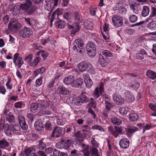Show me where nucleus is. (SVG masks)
I'll return each instance as SVG.
<instances>
[{
    "mask_svg": "<svg viewBox=\"0 0 156 156\" xmlns=\"http://www.w3.org/2000/svg\"><path fill=\"white\" fill-rule=\"evenodd\" d=\"M102 53L106 58L112 57V53L107 50H104L102 51Z\"/></svg>",
    "mask_w": 156,
    "mask_h": 156,
    "instance_id": "obj_39",
    "label": "nucleus"
},
{
    "mask_svg": "<svg viewBox=\"0 0 156 156\" xmlns=\"http://www.w3.org/2000/svg\"><path fill=\"white\" fill-rule=\"evenodd\" d=\"M125 100L128 102H131L133 101L134 98L132 93L128 90H125L124 93Z\"/></svg>",
    "mask_w": 156,
    "mask_h": 156,
    "instance_id": "obj_16",
    "label": "nucleus"
},
{
    "mask_svg": "<svg viewBox=\"0 0 156 156\" xmlns=\"http://www.w3.org/2000/svg\"><path fill=\"white\" fill-rule=\"evenodd\" d=\"M10 16L9 15H6L4 16L2 21H3L5 25H6L9 21Z\"/></svg>",
    "mask_w": 156,
    "mask_h": 156,
    "instance_id": "obj_55",
    "label": "nucleus"
},
{
    "mask_svg": "<svg viewBox=\"0 0 156 156\" xmlns=\"http://www.w3.org/2000/svg\"><path fill=\"white\" fill-rule=\"evenodd\" d=\"M138 128L134 126H129L128 127L126 131L127 133L131 134L136 131Z\"/></svg>",
    "mask_w": 156,
    "mask_h": 156,
    "instance_id": "obj_41",
    "label": "nucleus"
},
{
    "mask_svg": "<svg viewBox=\"0 0 156 156\" xmlns=\"http://www.w3.org/2000/svg\"><path fill=\"white\" fill-rule=\"evenodd\" d=\"M20 26V24L16 20L12 19L8 25V28L12 32H15Z\"/></svg>",
    "mask_w": 156,
    "mask_h": 156,
    "instance_id": "obj_4",
    "label": "nucleus"
},
{
    "mask_svg": "<svg viewBox=\"0 0 156 156\" xmlns=\"http://www.w3.org/2000/svg\"><path fill=\"white\" fill-rule=\"evenodd\" d=\"M14 106L16 108H21L24 106L23 105L21 102L15 103Z\"/></svg>",
    "mask_w": 156,
    "mask_h": 156,
    "instance_id": "obj_61",
    "label": "nucleus"
},
{
    "mask_svg": "<svg viewBox=\"0 0 156 156\" xmlns=\"http://www.w3.org/2000/svg\"><path fill=\"white\" fill-rule=\"evenodd\" d=\"M33 58V55L30 54L27 56L24 59V60L28 62L29 64V62H30Z\"/></svg>",
    "mask_w": 156,
    "mask_h": 156,
    "instance_id": "obj_58",
    "label": "nucleus"
},
{
    "mask_svg": "<svg viewBox=\"0 0 156 156\" xmlns=\"http://www.w3.org/2000/svg\"><path fill=\"white\" fill-rule=\"evenodd\" d=\"M62 129L61 127L55 126L54 129L50 136L52 138L59 137L62 134Z\"/></svg>",
    "mask_w": 156,
    "mask_h": 156,
    "instance_id": "obj_11",
    "label": "nucleus"
},
{
    "mask_svg": "<svg viewBox=\"0 0 156 156\" xmlns=\"http://www.w3.org/2000/svg\"><path fill=\"white\" fill-rule=\"evenodd\" d=\"M138 118V116L137 114L133 113L130 114L129 119L132 122L136 121Z\"/></svg>",
    "mask_w": 156,
    "mask_h": 156,
    "instance_id": "obj_35",
    "label": "nucleus"
},
{
    "mask_svg": "<svg viewBox=\"0 0 156 156\" xmlns=\"http://www.w3.org/2000/svg\"><path fill=\"white\" fill-rule=\"evenodd\" d=\"M114 129L112 126L108 127V129L111 134L115 137H116L119 135V134L123 133L122 127L121 126H114Z\"/></svg>",
    "mask_w": 156,
    "mask_h": 156,
    "instance_id": "obj_6",
    "label": "nucleus"
},
{
    "mask_svg": "<svg viewBox=\"0 0 156 156\" xmlns=\"http://www.w3.org/2000/svg\"><path fill=\"white\" fill-rule=\"evenodd\" d=\"M65 70L64 71L66 72L71 73L73 72H75V69L71 67H66V66H65L64 67Z\"/></svg>",
    "mask_w": 156,
    "mask_h": 156,
    "instance_id": "obj_50",
    "label": "nucleus"
},
{
    "mask_svg": "<svg viewBox=\"0 0 156 156\" xmlns=\"http://www.w3.org/2000/svg\"><path fill=\"white\" fill-rule=\"evenodd\" d=\"M49 105V103L45 101H44L38 104L37 103H32L30 104V110L33 112L35 113L37 111L38 107L43 109L48 107Z\"/></svg>",
    "mask_w": 156,
    "mask_h": 156,
    "instance_id": "obj_2",
    "label": "nucleus"
},
{
    "mask_svg": "<svg viewBox=\"0 0 156 156\" xmlns=\"http://www.w3.org/2000/svg\"><path fill=\"white\" fill-rule=\"evenodd\" d=\"M62 141L64 142V147L66 149H68L71 145L74 143L73 140L71 139L62 140Z\"/></svg>",
    "mask_w": 156,
    "mask_h": 156,
    "instance_id": "obj_27",
    "label": "nucleus"
},
{
    "mask_svg": "<svg viewBox=\"0 0 156 156\" xmlns=\"http://www.w3.org/2000/svg\"><path fill=\"white\" fill-rule=\"evenodd\" d=\"M88 99L84 95H81L79 97H75L73 98V103L77 105H81L83 103H87L88 101Z\"/></svg>",
    "mask_w": 156,
    "mask_h": 156,
    "instance_id": "obj_5",
    "label": "nucleus"
},
{
    "mask_svg": "<svg viewBox=\"0 0 156 156\" xmlns=\"http://www.w3.org/2000/svg\"><path fill=\"white\" fill-rule=\"evenodd\" d=\"M119 145L122 148L126 149L129 146V141L126 138H122L119 141Z\"/></svg>",
    "mask_w": 156,
    "mask_h": 156,
    "instance_id": "obj_14",
    "label": "nucleus"
},
{
    "mask_svg": "<svg viewBox=\"0 0 156 156\" xmlns=\"http://www.w3.org/2000/svg\"><path fill=\"white\" fill-rule=\"evenodd\" d=\"M148 27L151 30H156V21H152L147 25Z\"/></svg>",
    "mask_w": 156,
    "mask_h": 156,
    "instance_id": "obj_37",
    "label": "nucleus"
},
{
    "mask_svg": "<svg viewBox=\"0 0 156 156\" xmlns=\"http://www.w3.org/2000/svg\"><path fill=\"white\" fill-rule=\"evenodd\" d=\"M37 154V155L39 156H47V154L45 151L44 152L42 150H38Z\"/></svg>",
    "mask_w": 156,
    "mask_h": 156,
    "instance_id": "obj_63",
    "label": "nucleus"
},
{
    "mask_svg": "<svg viewBox=\"0 0 156 156\" xmlns=\"http://www.w3.org/2000/svg\"><path fill=\"white\" fill-rule=\"evenodd\" d=\"M35 150L33 148L25 149L21 153L20 156H31L35 153Z\"/></svg>",
    "mask_w": 156,
    "mask_h": 156,
    "instance_id": "obj_13",
    "label": "nucleus"
},
{
    "mask_svg": "<svg viewBox=\"0 0 156 156\" xmlns=\"http://www.w3.org/2000/svg\"><path fill=\"white\" fill-rule=\"evenodd\" d=\"M32 30L29 28L24 27L20 32V36L22 38L29 37L32 34Z\"/></svg>",
    "mask_w": 156,
    "mask_h": 156,
    "instance_id": "obj_7",
    "label": "nucleus"
},
{
    "mask_svg": "<svg viewBox=\"0 0 156 156\" xmlns=\"http://www.w3.org/2000/svg\"><path fill=\"white\" fill-rule=\"evenodd\" d=\"M10 127L11 130L13 131H18L20 129V127L17 125H11Z\"/></svg>",
    "mask_w": 156,
    "mask_h": 156,
    "instance_id": "obj_48",
    "label": "nucleus"
},
{
    "mask_svg": "<svg viewBox=\"0 0 156 156\" xmlns=\"http://www.w3.org/2000/svg\"><path fill=\"white\" fill-rule=\"evenodd\" d=\"M137 18V16L135 15H130L129 17V20L131 23H134L136 21Z\"/></svg>",
    "mask_w": 156,
    "mask_h": 156,
    "instance_id": "obj_42",
    "label": "nucleus"
},
{
    "mask_svg": "<svg viewBox=\"0 0 156 156\" xmlns=\"http://www.w3.org/2000/svg\"><path fill=\"white\" fill-rule=\"evenodd\" d=\"M19 54L16 53L14 55L13 62L16 66L17 65L18 68H20L23 64L24 62L21 57H19Z\"/></svg>",
    "mask_w": 156,
    "mask_h": 156,
    "instance_id": "obj_9",
    "label": "nucleus"
},
{
    "mask_svg": "<svg viewBox=\"0 0 156 156\" xmlns=\"http://www.w3.org/2000/svg\"><path fill=\"white\" fill-rule=\"evenodd\" d=\"M45 9L48 11H50V12H52L55 6H54V5L53 6L51 5V4H52V1L51 0H45Z\"/></svg>",
    "mask_w": 156,
    "mask_h": 156,
    "instance_id": "obj_15",
    "label": "nucleus"
},
{
    "mask_svg": "<svg viewBox=\"0 0 156 156\" xmlns=\"http://www.w3.org/2000/svg\"><path fill=\"white\" fill-rule=\"evenodd\" d=\"M105 108L108 110H111V108H112L114 105H112L111 103L109 102L108 101L105 100Z\"/></svg>",
    "mask_w": 156,
    "mask_h": 156,
    "instance_id": "obj_44",
    "label": "nucleus"
},
{
    "mask_svg": "<svg viewBox=\"0 0 156 156\" xmlns=\"http://www.w3.org/2000/svg\"><path fill=\"white\" fill-rule=\"evenodd\" d=\"M74 136L80 142H82L86 136L85 134L81 133L80 131H77L74 134Z\"/></svg>",
    "mask_w": 156,
    "mask_h": 156,
    "instance_id": "obj_17",
    "label": "nucleus"
},
{
    "mask_svg": "<svg viewBox=\"0 0 156 156\" xmlns=\"http://www.w3.org/2000/svg\"><path fill=\"white\" fill-rule=\"evenodd\" d=\"M152 17H154V19H156V8L154 7L152 8L151 13L149 17L146 20V22H148L149 20Z\"/></svg>",
    "mask_w": 156,
    "mask_h": 156,
    "instance_id": "obj_31",
    "label": "nucleus"
},
{
    "mask_svg": "<svg viewBox=\"0 0 156 156\" xmlns=\"http://www.w3.org/2000/svg\"><path fill=\"white\" fill-rule=\"evenodd\" d=\"M79 70L81 72H83L86 70L88 67H92V65L89 63L85 61H83L78 65Z\"/></svg>",
    "mask_w": 156,
    "mask_h": 156,
    "instance_id": "obj_12",
    "label": "nucleus"
},
{
    "mask_svg": "<svg viewBox=\"0 0 156 156\" xmlns=\"http://www.w3.org/2000/svg\"><path fill=\"white\" fill-rule=\"evenodd\" d=\"M91 151V156H92L94 155V156H100L99 154V152L98 150L95 148H93Z\"/></svg>",
    "mask_w": 156,
    "mask_h": 156,
    "instance_id": "obj_46",
    "label": "nucleus"
},
{
    "mask_svg": "<svg viewBox=\"0 0 156 156\" xmlns=\"http://www.w3.org/2000/svg\"><path fill=\"white\" fill-rule=\"evenodd\" d=\"M112 20L114 25L116 27H121L123 24L122 18L120 16H114Z\"/></svg>",
    "mask_w": 156,
    "mask_h": 156,
    "instance_id": "obj_10",
    "label": "nucleus"
},
{
    "mask_svg": "<svg viewBox=\"0 0 156 156\" xmlns=\"http://www.w3.org/2000/svg\"><path fill=\"white\" fill-rule=\"evenodd\" d=\"M57 90L59 94L64 95H67L69 93L68 90L62 86H59Z\"/></svg>",
    "mask_w": 156,
    "mask_h": 156,
    "instance_id": "obj_19",
    "label": "nucleus"
},
{
    "mask_svg": "<svg viewBox=\"0 0 156 156\" xmlns=\"http://www.w3.org/2000/svg\"><path fill=\"white\" fill-rule=\"evenodd\" d=\"M73 49H76L77 48H79L84 47L83 41L80 39L76 40L73 43Z\"/></svg>",
    "mask_w": 156,
    "mask_h": 156,
    "instance_id": "obj_20",
    "label": "nucleus"
},
{
    "mask_svg": "<svg viewBox=\"0 0 156 156\" xmlns=\"http://www.w3.org/2000/svg\"><path fill=\"white\" fill-rule=\"evenodd\" d=\"M75 26L73 27L72 30H71V34H74L77 32L79 29V26L77 23H75Z\"/></svg>",
    "mask_w": 156,
    "mask_h": 156,
    "instance_id": "obj_43",
    "label": "nucleus"
},
{
    "mask_svg": "<svg viewBox=\"0 0 156 156\" xmlns=\"http://www.w3.org/2000/svg\"><path fill=\"white\" fill-rule=\"evenodd\" d=\"M149 107L152 111H156V105L150 103L149 105Z\"/></svg>",
    "mask_w": 156,
    "mask_h": 156,
    "instance_id": "obj_64",
    "label": "nucleus"
},
{
    "mask_svg": "<svg viewBox=\"0 0 156 156\" xmlns=\"http://www.w3.org/2000/svg\"><path fill=\"white\" fill-rule=\"evenodd\" d=\"M84 82L86 84V87L88 88L91 87L93 84V82L91 79L88 80H87L86 81H85Z\"/></svg>",
    "mask_w": 156,
    "mask_h": 156,
    "instance_id": "obj_54",
    "label": "nucleus"
},
{
    "mask_svg": "<svg viewBox=\"0 0 156 156\" xmlns=\"http://www.w3.org/2000/svg\"><path fill=\"white\" fill-rule=\"evenodd\" d=\"M146 75L151 80H154L156 78V73L150 70L147 71Z\"/></svg>",
    "mask_w": 156,
    "mask_h": 156,
    "instance_id": "obj_29",
    "label": "nucleus"
},
{
    "mask_svg": "<svg viewBox=\"0 0 156 156\" xmlns=\"http://www.w3.org/2000/svg\"><path fill=\"white\" fill-rule=\"evenodd\" d=\"M92 129H98L101 132H104V129L101 126L98 125H95L92 126Z\"/></svg>",
    "mask_w": 156,
    "mask_h": 156,
    "instance_id": "obj_49",
    "label": "nucleus"
},
{
    "mask_svg": "<svg viewBox=\"0 0 156 156\" xmlns=\"http://www.w3.org/2000/svg\"><path fill=\"white\" fill-rule=\"evenodd\" d=\"M74 16L76 21L78 22L80 20V16L77 12H75L74 13Z\"/></svg>",
    "mask_w": 156,
    "mask_h": 156,
    "instance_id": "obj_56",
    "label": "nucleus"
},
{
    "mask_svg": "<svg viewBox=\"0 0 156 156\" xmlns=\"http://www.w3.org/2000/svg\"><path fill=\"white\" fill-rule=\"evenodd\" d=\"M140 83L137 80H135L132 82L131 87L133 88H137L140 87Z\"/></svg>",
    "mask_w": 156,
    "mask_h": 156,
    "instance_id": "obj_47",
    "label": "nucleus"
},
{
    "mask_svg": "<svg viewBox=\"0 0 156 156\" xmlns=\"http://www.w3.org/2000/svg\"><path fill=\"white\" fill-rule=\"evenodd\" d=\"M111 122L117 126L119 125L121 123V121L116 117H113L111 119Z\"/></svg>",
    "mask_w": 156,
    "mask_h": 156,
    "instance_id": "obj_32",
    "label": "nucleus"
},
{
    "mask_svg": "<svg viewBox=\"0 0 156 156\" xmlns=\"http://www.w3.org/2000/svg\"><path fill=\"white\" fill-rule=\"evenodd\" d=\"M113 100L118 105H121L124 102V100L120 96H114Z\"/></svg>",
    "mask_w": 156,
    "mask_h": 156,
    "instance_id": "obj_26",
    "label": "nucleus"
},
{
    "mask_svg": "<svg viewBox=\"0 0 156 156\" xmlns=\"http://www.w3.org/2000/svg\"><path fill=\"white\" fill-rule=\"evenodd\" d=\"M149 8L147 6H144L142 12V16L146 17L149 14Z\"/></svg>",
    "mask_w": 156,
    "mask_h": 156,
    "instance_id": "obj_30",
    "label": "nucleus"
},
{
    "mask_svg": "<svg viewBox=\"0 0 156 156\" xmlns=\"http://www.w3.org/2000/svg\"><path fill=\"white\" fill-rule=\"evenodd\" d=\"M61 13L62 12L61 10L59 8L57 9L52 13L51 16V19H54L56 14L58 16L61 14Z\"/></svg>",
    "mask_w": 156,
    "mask_h": 156,
    "instance_id": "obj_45",
    "label": "nucleus"
},
{
    "mask_svg": "<svg viewBox=\"0 0 156 156\" xmlns=\"http://www.w3.org/2000/svg\"><path fill=\"white\" fill-rule=\"evenodd\" d=\"M32 2L30 0H26L23 4H21L20 6H15L12 11V14L15 16L18 15L20 12L21 9L28 15H30L35 11L33 7L32 6Z\"/></svg>",
    "mask_w": 156,
    "mask_h": 156,
    "instance_id": "obj_1",
    "label": "nucleus"
},
{
    "mask_svg": "<svg viewBox=\"0 0 156 156\" xmlns=\"http://www.w3.org/2000/svg\"><path fill=\"white\" fill-rule=\"evenodd\" d=\"M53 151V148L51 147L45 148V151L46 154H49L52 153Z\"/></svg>",
    "mask_w": 156,
    "mask_h": 156,
    "instance_id": "obj_62",
    "label": "nucleus"
},
{
    "mask_svg": "<svg viewBox=\"0 0 156 156\" xmlns=\"http://www.w3.org/2000/svg\"><path fill=\"white\" fill-rule=\"evenodd\" d=\"M73 50L76 51L77 53L80 54H83L84 51V49L83 48V47L77 48L76 49H73Z\"/></svg>",
    "mask_w": 156,
    "mask_h": 156,
    "instance_id": "obj_60",
    "label": "nucleus"
},
{
    "mask_svg": "<svg viewBox=\"0 0 156 156\" xmlns=\"http://www.w3.org/2000/svg\"><path fill=\"white\" fill-rule=\"evenodd\" d=\"M110 111V110L104 108L102 111V114L104 117L105 118H107L108 117V114Z\"/></svg>",
    "mask_w": 156,
    "mask_h": 156,
    "instance_id": "obj_51",
    "label": "nucleus"
},
{
    "mask_svg": "<svg viewBox=\"0 0 156 156\" xmlns=\"http://www.w3.org/2000/svg\"><path fill=\"white\" fill-rule=\"evenodd\" d=\"M44 125L42 122L40 120L36 121L34 124L35 129L37 130L40 131L44 129Z\"/></svg>",
    "mask_w": 156,
    "mask_h": 156,
    "instance_id": "obj_18",
    "label": "nucleus"
},
{
    "mask_svg": "<svg viewBox=\"0 0 156 156\" xmlns=\"http://www.w3.org/2000/svg\"><path fill=\"white\" fill-rule=\"evenodd\" d=\"M41 60V57L37 56L34 59L33 61L32 60L30 62L29 64L30 66L35 67L37 66Z\"/></svg>",
    "mask_w": 156,
    "mask_h": 156,
    "instance_id": "obj_22",
    "label": "nucleus"
},
{
    "mask_svg": "<svg viewBox=\"0 0 156 156\" xmlns=\"http://www.w3.org/2000/svg\"><path fill=\"white\" fill-rule=\"evenodd\" d=\"M144 55L147 56V53L144 50L141 49L137 54L136 57L137 59L141 60L143 59Z\"/></svg>",
    "mask_w": 156,
    "mask_h": 156,
    "instance_id": "obj_24",
    "label": "nucleus"
},
{
    "mask_svg": "<svg viewBox=\"0 0 156 156\" xmlns=\"http://www.w3.org/2000/svg\"><path fill=\"white\" fill-rule=\"evenodd\" d=\"M104 84L101 83L99 87H97L95 88L94 92L93 93V96L94 98L96 99L102 94L104 91Z\"/></svg>",
    "mask_w": 156,
    "mask_h": 156,
    "instance_id": "obj_8",
    "label": "nucleus"
},
{
    "mask_svg": "<svg viewBox=\"0 0 156 156\" xmlns=\"http://www.w3.org/2000/svg\"><path fill=\"white\" fill-rule=\"evenodd\" d=\"M18 118L20 125H21V124H22L23 123L26 121L25 118L23 116L20 115L18 116Z\"/></svg>",
    "mask_w": 156,
    "mask_h": 156,
    "instance_id": "obj_52",
    "label": "nucleus"
},
{
    "mask_svg": "<svg viewBox=\"0 0 156 156\" xmlns=\"http://www.w3.org/2000/svg\"><path fill=\"white\" fill-rule=\"evenodd\" d=\"M74 80V77L73 76H69L65 77L64 79L63 82L66 85H69L71 84L72 86V83H73Z\"/></svg>",
    "mask_w": 156,
    "mask_h": 156,
    "instance_id": "obj_23",
    "label": "nucleus"
},
{
    "mask_svg": "<svg viewBox=\"0 0 156 156\" xmlns=\"http://www.w3.org/2000/svg\"><path fill=\"white\" fill-rule=\"evenodd\" d=\"M83 80L80 78H79L75 80H74L73 83H72V87H79L83 84Z\"/></svg>",
    "mask_w": 156,
    "mask_h": 156,
    "instance_id": "obj_21",
    "label": "nucleus"
},
{
    "mask_svg": "<svg viewBox=\"0 0 156 156\" xmlns=\"http://www.w3.org/2000/svg\"><path fill=\"white\" fill-rule=\"evenodd\" d=\"M55 25L57 27L60 29H62L64 27L66 23L64 21L59 20L55 23Z\"/></svg>",
    "mask_w": 156,
    "mask_h": 156,
    "instance_id": "obj_33",
    "label": "nucleus"
},
{
    "mask_svg": "<svg viewBox=\"0 0 156 156\" xmlns=\"http://www.w3.org/2000/svg\"><path fill=\"white\" fill-rule=\"evenodd\" d=\"M44 139H42L39 141L38 145L37 146V149L38 150H43L46 147V145L43 141Z\"/></svg>",
    "mask_w": 156,
    "mask_h": 156,
    "instance_id": "obj_28",
    "label": "nucleus"
},
{
    "mask_svg": "<svg viewBox=\"0 0 156 156\" xmlns=\"http://www.w3.org/2000/svg\"><path fill=\"white\" fill-rule=\"evenodd\" d=\"M6 118L10 122H14L15 121V117L13 115L7 116Z\"/></svg>",
    "mask_w": 156,
    "mask_h": 156,
    "instance_id": "obj_57",
    "label": "nucleus"
},
{
    "mask_svg": "<svg viewBox=\"0 0 156 156\" xmlns=\"http://www.w3.org/2000/svg\"><path fill=\"white\" fill-rule=\"evenodd\" d=\"M9 143L6 139H3L0 140V148L4 149L5 147L9 146Z\"/></svg>",
    "mask_w": 156,
    "mask_h": 156,
    "instance_id": "obj_34",
    "label": "nucleus"
},
{
    "mask_svg": "<svg viewBox=\"0 0 156 156\" xmlns=\"http://www.w3.org/2000/svg\"><path fill=\"white\" fill-rule=\"evenodd\" d=\"M119 111L121 114L123 115H127L128 112L127 110L124 107L120 108L119 109Z\"/></svg>",
    "mask_w": 156,
    "mask_h": 156,
    "instance_id": "obj_53",
    "label": "nucleus"
},
{
    "mask_svg": "<svg viewBox=\"0 0 156 156\" xmlns=\"http://www.w3.org/2000/svg\"><path fill=\"white\" fill-rule=\"evenodd\" d=\"M99 62L100 65L103 67H105L106 65V61L102 56H100L99 59Z\"/></svg>",
    "mask_w": 156,
    "mask_h": 156,
    "instance_id": "obj_40",
    "label": "nucleus"
},
{
    "mask_svg": "<svg viewBox=\"0 0 156 156\" xmlns=\"http://www.w3.org/2000/svg\"><path fill=\"white\" fill-rule=\"evenodd\" d=\"M87 51L88 55L91 57L95 56L96 53V45L92 41L88 42L86 45Z\"/></svg>",
    "mask_w": 156,
    "mask_h": 156,
    "instance_id": "obj_3",
    "label": "nucleus"
},
{
    "mask_svg": "<svg viewBox=\"0 0 156 156\" xmlns=\"http://www.w3.org/2000/svg\"><path fill=\"white\" fill-rule=\"evenodd\" d=\"M42 83V78L41 77L37 79L36 81V86L39 87L40 86Z\"/></svg>",
    "mask_w": 156,
    "mask_h": 156,
    "instance_id": "obj_59",
    "label": "nucleus"
},
{
    "mask_svg": "<svg viewBox=\"0 0 156 156\" xmlns=\"http://www.w3.org/2000/svg\"><path fill=\"white\" fill-rule=\"evenodd\" d=\"M45 128L47 131H51L53 129V127L51 122L47 121L45 124Z\"/></svg>",
    "mask_w": 156,
    "mask_h": 156,
    "instance_id": "obj_36",
    "label": "nucleus"
},
{
    "mask_svg": "<svg viewBox=\"0 0 156 156\" xmlns=\"http://www.w3.org/2000/svg\"><path fill=\"white\" fill-rule=\"evenodd\" d=\"M41 55L42 57L43 58L44 60H46L47 57L49 55V53L46 51H45L44 50H40L36 54L37 56H39Z\"/></svg>",
    "mask_w": 156,
    "mask_h": 156,
    "instance_id": "obj_25",
    "label": "nucleus"
},
{
    "mask_svg": "<svg viewBox=\"0 0 156 156\" xmlns=\"http://www.w3.org/2000/svg\"><path fill=\"white\" fill-rule=\"evenodd\" d=\"M136 3L135 2L134 4H133L130 5V9L132 10L136 14H138V9L137 7L136 6Z\"/></svg>",
    "mask_w": 156,
    "mask_h": 156,
    "instance_id": "obj_38",
    "label": "nucleus"
}]
</instances>
